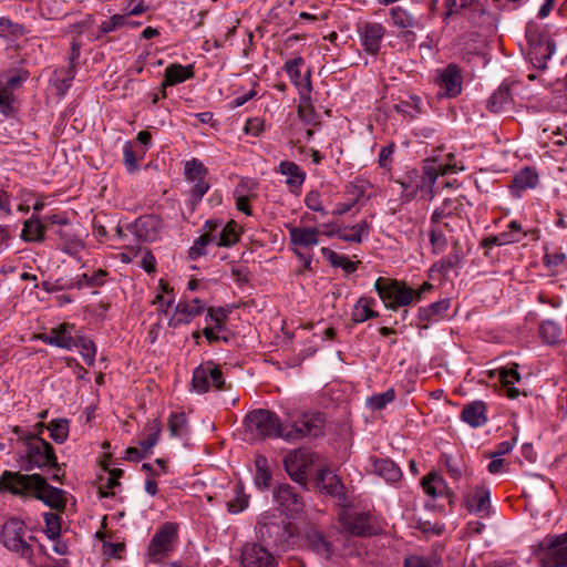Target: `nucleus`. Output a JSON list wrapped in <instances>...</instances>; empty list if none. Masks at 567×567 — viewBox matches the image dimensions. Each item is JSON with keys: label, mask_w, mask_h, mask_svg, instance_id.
<instances>
[{"label": "nucleus", "mask_w": 567, "mask_h": 567, "mask_svg": "<svg viewBox=\"0 0 567 567\" xmlns=\"http://www.w3.org/2000/svg\"><path fill=\"white\" fill-rule=\"evenodd\" d=\"M303 59L301 56H297L296 59L289 60L285 63L284 70L288 74L290 81L296 86H301V71L300 68L303 65Z\"/></svg>", "instance_id": "680f3d73"}, {"label": "nucleus", "mask_w": 567, "mask_h": 567, "mask_svg": "<svg viewBox=\"0 0 567 567\" xmlns=\"http://www.w3.org/2000/svg\"><path fill=\"white\" fill-rule=\"evenodd\" d=\"M73 348L80 349V353L87 365H93L96 354L95 343L78 332L73 336Z\"/></svg>", "instance_id": "c03bdc74"}, {"label": "nucleus", "mask_w": 567, "mask_h": 567, "mask_svg": "<svg viewBox=\"0 0 567 567\" xmlns=\"http://www.w3.org/2000/svg\"><path fill=\"white\" fill-rule=\"evenodd\" d=\"M107 272L103 269L94 271L92 275L82 274L69 286V288L83 289L84 287H102L105 284Z\"/></svg>", "instance_id": "79ce46f5"}, {"label": "nucleus", "mask_w": 567, "mask_h": 567, "mask_svg": "<svg viewBox=\"0 0 567 567\" xmlns=\"http://www.w3.org/2000/svg\"><path fill=\"white\" fill-rule=\"evenodd\" d=\"M192 385L199 393L228 389L220 367L212 360L202 363L194 370Z\"/></svg>", "instance_id": "9d476101"}, {"label": "nucleus", "mask_w": 567, "mask_h": 567, "mask_svg": "<svg viewBox=\"0 0 567 567\" xmlns=\"http://www.w3.org/2000/svg\"><path fill=\"white\" fill-rule=\"evenodd\" d=\"M277 172L286 176L285 183L289 192L298 195L307 176L300 166L292 161H281Z\"/></svg>", "instance_id": "a878e982"}, {"label": "nucleus", "mask_w": 567, "mask_h": 567, "mask_svg": "<svg viewBox=\"0 0 567 567\" xmlns=\"http://www.w3.org/2000/svg\"><path fill=\"white\" fill-rule=\"evenodd\" d=\"M162 229V219L156 215L140 216L134 223L126 226V230L133 234L137 241L153 243L157 239Z\"/></svg>", "instance_id": "6ab92c4d"}, {"label": "nucleus", "mask_w": 567, "mask_h": 567, "mask_svg": "<svg viewBox=\"0 0 567 567\" xmlns=\"http://www.w3.org/2000/svg\"><path fill=\"white\" fill-rule=\"evenodd\" d=\"M473 0H444V8L446 9L444 20L455 16L465 13L468 6Z\"/></svg>", "instance_id": "69168bd1"}, {"label": "nucleus", "mask_w": 567, "mask_h": 567, "mask_svg": "<svg viewBox=\"0 0 567 567\" xmlns=\"http://www.w3.org/2000/svg\"><path fill=\"white\" fill-rule=\"evenodd\" d=\"M526 39L529 48L555 43L545 30L533 22H529L526 27Z\"/></svg>", "instance_id": "de8ad7c7"}, {"label": "nucleus", "mask_w": 567, "mask_h": 567, "mask_svg": "<svg viewBox=\"0 0 567 567\" xmlns=\"http://www.w3.org/2000/svg\"><path fill=\"white\" fill-rule=\"evenodd\" d=\"M274 501L278 508L288 517L300 514L305 508V502L296 487L284 483L274 489Z\"/></svg>", "instance_id": "dca6fc26"}, {"label": "nucleus", "mask_w": 567, "mask_h": 567, "mask_svg": "<svg viewBox=\"0 0 567 567\" xmlns=\"http://www.w3.org/2000/svg\"><path fill=\"white\" fill-rule=\"evenodd\" d=\"M69 425L70 423L66 419H54L48 423L47 430L55 443L62 444L69 437Z\"/></svg>", "instance_id": "603ef678"}, {"label": "nucleus", "mask_w": 567, "mask_h": 567, "mask_svg": "<svg viewBox=\"0 0 567 567\" xmlns=\"http://www.w3.org/2000/svg\"><path fill=\"white\" fill-rule=\"evenodd\" d=\"M187 420L184 412H174L168 419V430L172 436L179 437L183 435Z\"/></svg>", "instance_id": "e2e57ef3"}, {"label": "nucleus", "mask_w": 567, "mask_h": 567, "mask_svg": "<svg viewBox=\"0 0 567 567\" xmlns=\"http://www.w3.org/2000/svg\"><path fill=\"white\" fill-rule=\"evenodd\" d=\"M343 532L357 536L368 537L378 534L379 526L370 512L344 511L339 517Z\"/></svg>", "instance_id": "9b49d317"}, {"label": "nucleus", "mask_w": 567, "mask_h": 567, "mask_svg": "<svg viewBox=\"0 0 567 567\" xmlns=\"http://www.w3.org/2000/svg\"><path fill=\"white\" fill-rule=\"evenodd\" d=\"M148 431L147 436L140 442L142 450L147 453L157 444L162 433V423L158 419H154L146 424Z\"/></svg>", "instance_id": "5fc2aeb1"}, {"label": "nucleus", "mask_w": 567, "mask_h": 567, "mask_svg": "<svg viewBox=\"0 0 567 567\" xmlns=\"http://www.w3.org/2000/svg\"><path fill=\"white\" fill-rule=\"evenodd\" d=\"M195 75L194 65H182L179 63H171L164 71L163 86L169 87L183 83Z\"/></svg>", "instance_id": "c756f323"}, {"label": "nucleus", "mask_w": 567, "mask_h": 567, "mask_svg": "<svg viewBox=\"0 0 567 567\" xmlns=\"http://www.w3.org/2000/svg\"><path fill=\"white\" fill-rule=\"evenodd\" d=\"M321 252L322 256L331 264V266L341 267L348 274H352L357 270V264L351 261L347 256H341L327 247H323Z\"/></svg>", "instance_id": "09e8293b"}, {"label": "nucleus", "mask_w": 567, "mask_h": 567, "mask_svg": "<svg viewBox=\"0 0 567 567\" xmlns=\"http://www.w3.org/2000/svg\"><path fill=\"white\" fill-rule=\"evenodd\" d=\"M390 17L393 25L404 29L405 32L403 37L406 41H413L415 38V33L411 31V28H414L417 24L416 19L402 7H394L390 10Z\"/></svg>", "instance_id": "473e14b6"}, {"label": "nucleus", "mask_w": 567, "mask_h": 567, "mask_svg": "<svg viewBox=\"0 0 567 567\" xmlns=\"http://www.w3.org/2000/svg\"><path fill=\"white\" fill-rule=\"evenodd\" d=\"M226 319H227V311L219 307V308H208L207 315L205 318L206 323L210 328H215V331L219 334L221 332H227L226 328Z\"/></svg>", "instance_id": "3c124183"}, {"label": "nucleus", "mask_w": 567, "mask_h": 567, "mask_svg": "<svg viewBox=\"0 0 567 567\" xmlns=\"http://www.w3.org/2000/svg\"><path fill=\"white\" fill-rule=\"evenodd\" d=\"M0 489L17 496H33L53 509L63 511L66 506L65 492L51 486L41 474L4 471L0 476Z\"/></svg>", "instance_id": "f257e3e1"}, {"label": "nucleus", "mask_w": 567, "mask_h": 567, "mask_svg": "<svg viewBox=\"0 0 567 567\" xmlns=\"http://www.w3.org/2000/svg\"><path fill=\"white\" fill-rule=\"evenodd\" d=\"M128 17L130 14H113L109 19L101 22V24L97 27V32L94 35V40L99 41L102 40L103 37L107 33L114 32L123 27H125L128 23Z\"/></svg>", "instance_id": "ea45409f"}, {"label": "nucleus", "mask_w": 567, "mask_h": 567, "mask_svg": "<svg viewBox=\"0 0 567 567\" xmlns=\"http://www.w3.org/2000/svg\"><path fill=\"white\" fill-rule=\"evenodd\" d=\"M317 487L337 498L340 503L347 501L346 487L339 476L329 470H320L316 477Z\"/></svg>", "instance_id": "4be33fe9"}, {"label": "nucleus", "mask_w": 567, "mask_h": 567, "mask_svg": "<svg viewBox=\"0 0 567 567\" xmlns=\"http://www.w3.org/2000/svg\"><path fill=\"white\" fill-rule=\"evenodd\" d=\"M370 225L362 220L351 227H343L341 240L354 244H361L369 236Z\"/></svg>", "instance_id": "37998d69"}, {"label": "nucleus", "mask_w": 567, "mask_h": 567, "mask_svg": "<svg viewBox=\"0 0 567 567\" xmlns=\"http://www.w3.org/2000/svg\"><path fill=\"white\" fill-rule=\"evenodd\" d=\"M412 178L414 179V184L417 193L422 192L433 197V187L436 183V179L440 175H449L457 172V167L451 164H439L436 158L426 159L425 165L423 166L422 172L416 169L411 171Z\"/></svg>", "instance_id": "1a4fd4ad"}, {"label": "nucleus", "mask_w": 567, "mask_h": 567, "mask_svg": "<svg viewBox=\"0 0 567 567\" xmlns=\"http://www.w3.org/2000/svg\"><path fill=\"white\" fill-rule=\"evenodd\" d=\"M460 260L458 254L450 255L436 261L432 269L439 271L442 276H447L458 265Z\"/></svg>", "instance_id": "774afa93"}, {"label": "nucleus", "mask_w": 567, "mask_h": 567, "mask_svg": "<svg viewBox=\"0 0 567 567\" xmlns=\"http://www.w3.org/2000/svg\"><path fill=\"white\" fill-rule=\"evenodd\" d=\"M246 432L256 440L284 439V424L278 415L266 409L249 412L244 420Z\"/></svg>", "instance_id": "39448f33"}, {"label": "nucleus", "mask_w": 567, "mask_h": 567, "mask_svg": "<svg viewBox=\"0 0 567 567\" xmlns=\"http://www.w3.org/2000/svg\"><path fill=\"white\" fill-rule=\"evenodd\" d=\"M544 549V567H567V532L559 535L547 536L540 543Z\"/></svg>", "instance_id": "2eb2a0df"}, {"label": "nucleus", "mask_w": 567, "mask_h": 567, "mask_svg": "<svg viewBox=\"0 0 567 567\" xmlns=\"http://www.w3.org/2000/svg\"><path fill=\"white\" fill-rule=\"evenodd\" d=\"M178 542V525L166 522L158 527L147 547V561L157 564L169 557Z\"/></svg>", "instance_id": "0eeeda50"}, {"label": "nucleus", "mask_w": 567, "mask_h": 567, "mask_svg": "<svg viewBox=\"0 0 567 567\" xmlns=\"http://www.w3.org/2000/svg\"><path fill=\"white\" fill-rule=\"evenodd\" d=\"M539 332L544 341L554 344L559 340V329L553 321H545L539 327Z\"/></svg>", "instance_id": "338daca9"}, {"label": "nucleus", "mask_w": 567, "mask_h": 567, "mask_svg": "<svg viewBox=\"0 0 567 567\" xmlns=\"http://www.w3.org/2000/svg\"><path fill=\"white\" fill-rule=\"evenodd\" d=\"M313 463L312 455L305 449L289 452L284 458V465L289 477L306 488L307 473Z\"/></svg>", "instance_id": "4468645a"}, {"label": "nucleus", "mask_w": 567, "mask_h": 567, "mask_svg": "<svg viewBox=\"0 0 567 567\" xmlns=\"http://www.w3.org/2000/svg\"><path fill=\"white\" fill-rule=\"evenodd\" d=\"M451 205L452 200L445 199L431 215L429 239L433 254H441L446 249L449 245L446 234H453L460 221Z\"/></svg>", "instance_id": "20e7f679"}, {"label": "nucleus", "mask_w": 567, "mask_h": 567, "mask_svg": "<svg viewBox=\"0 0 567 567\" xmlns=\"http://www.w3.org/2000/svg\"><path fill=\"white\" fill-rule=\"evenodd\" d=\"M28 33L25 25L12 21L8 17L0 18V38L18 39Z\"/></svg>", "instance_id": "a18cd8bd"}, {"label": "nucleus", "mask_w": 567, "mask_h": 567, "mask_svg": "<svg viewBox=\"0 0 567 567\" xmlns=\"http://www.w3.org/2000/svg\"><path fill=\"white\" fill-rule=\"evenodd\" d=\"M485 7L480 0H473L471 6L467 7L464 18L470 22L471 25H481L484 21Z\"/></svg>", "instance_id": "4d7b16f0"}, {"label": "nucleus", "mask_w": 567, "mask_h": 567, "mask_svg": "<svg viewBox=\"0 0 567 567\" xmlns=\"http://www.w3.org/2000/svg\"><path fill=\"white\" fill-rule=\"evenodd\" d=\"M434 83L439 86L440 97H456L462 92V69L455 63H450L444 69L436 70Z\"/></svg>", "instance_id": "ddd939ff"}, {"label": "nucleus", "mask_w": 567, "mask_h": 567, "mask_svg": "<svg viewBox=\"0 0 567 567\" xmlns=\"http://www.w3.org/2000/svg\"><path fill=\"white\" fill-rule=\"evenodd\" d=\"M258 535L261 543L269 548L286 551L298 543V527L287 518L264 515L258 522Z\"/></svg>", "instance_id": "7ed1b4c3"}, {"label": "nucleus", "mask_w": 567, "mask_h": 567, "mask_svg": "<svg viewBox=\"0 0 567 567\" xmlns=\"http://www.w3.org/2000/svg\"><path fill=\"white\" fill-rule=\"evenodd\" d=\"M374 288L386 309L396 311L401 307L410 306L414 299V289L404 281L379 277Z\"/></svg>", "instance_id": "423d86ee"}, {"label": "nucleus", "mask_w": 567, "mask_h": 567, "mask_svg": "<svg viewBox=\"0 0 567 567\" xmlns=\"http://www.w3.org/2000/svg\"><path fill=\"white\" fill-rule=\"evenodd\" d=\"M19 454L23 470H53L55 473L51 476L52 481L63 484L65 464L58 462L54 447L42 436L37 434L22 436Z\"/></svg>", "instance_id": "f03ea898"}, {"label": "nucleus", "mask_w": 567, "mask_h": 567, "mask_svg": "<svg viewBox=\"0 0 567 567\" xmlns=\"http://www.w3.org/2000/svg\"><path fill=\"white\" fill-rule=\"evenodd\" d=\"M74 329V324L64 322L56 328L50 330V332H44L38 334V339L43 343L49 346H54L61 349L71 350L74 344L72 330Z\"/></svg>", "instance_id": "5701e85b"}, {"label": "nucleus", "mask_w": 567, "mask_h": 567, "mask_svg": "<svg viewBox=\"0 0 567 567\" xmlns=\"http://www.w3.org/2000/svg\"><path fill=\"white\" fill-rule=\"evenodd\" d=\"M310 76H311L310 71H308L306 79H305V84L302 85V89L306 90L307 92L300 93V103L297 107V113H298L299 118L305 124L316 126V125L320 124V121H319V115L315 111V107L312 105L311 97H310V91L312 89Z\"/></svg>", "instance_id": "393cba45"}, {"label": "nucleus", "mask_w": 567, "mask_h": 567, "mask_svg": "<svg viewBox=\"0 0 567 567\" xmlns=\"http://www.w3.org/2000/svg\"><path fill=\"white\" fill-rule=\"evenodd\" d=\"M216 244L219 247H231L236 243L239 241L240 235L238 233V225L236 221L230 220L228 221L223 229L220 230L219 235L216 236Z\"/></svg>", "instance_id": "49530a36"}, {"label": "nucleus", "mask_w": 567, "mask_h": 567, "mask_svg": "<svg viewBox=\"0 0 567 567\" xmlns=\"http://www.w3.org/2000/svg\"><path fill=\"white\" fill-rule=\"evenodd\" d=\"M395 399V391L393 388L388 389L385 392L373 394L368 398L367 404L373 411L383 410L389 403Z\"/></svg>", "instance_id": "6e6d98bb"}, {"label": "nucleus", "mask_w": 567, "mask_h": 567, "mask_svg": "<svg viewBox=\"0 0 567 567\" xmlns=\"http://www.w3.org/2000/svg\"><path fill=\"white\" fill-rule=\"evenodd\" d=\"M45 230L47 226L41 221L39 215L32 214V216L23 223L21 239L28 243L43 241Z\"/></svg>", "instance_id": "c9c22d12"}, {"label": "nucleus", "mask_w": 567, "mask_h": 567, "mask_svg": "<svg viewBox=\"0 0 567 567\" xmlns=\"http://www.w3.org/2000/svg\"><path fill=\"white\" fill-rule=\"evenodd\" d=\"M491 492L485 485H476L471 487L463 497L464 507L480 518L489 516L491 513Z\"/></svg>", "instance_id": "a211bd4d"}, {"label": "nucleus", "mask_w": 567, "mask_h": 567, "mask_svg": "<svg viewBox=\"0 0 567 567\" xmlns=\"http://www.w3.org/2000/svg\"><path fill=\"white\" fill-rule=\"evenodd\" d=\"M357 31L363 50L370 55H378L386 32L385 28L379 22L364 21L358 24Z\"/></svg>", "instance_id": "f3484780"}, {"label": "nucleus", "mask_w": 567, "mask_h": 567, "mask_svg": "<svg viewBox=\"0 0 567 567\" xmlns=\"http://www.w3.org/2000/svg\"><path fill=\"white\" fill-rule=\"evenodd\" d=\"M256 474L255 484L259 488H267L271 482V473L268 468L267 458L264 455H257L255 458Z\"/></svg>", "instance_id": "864d4df0"}, {"label": "nucleus", "mask_w": 567, "mask_h": 567, "mask_svg": "<svg viewBox=\"0 0 567 567\" xmlns=\"http://www.w3.org/2000/svg\"><path fill=\"white\" fill-rule=\"evenodd\" d=\"M206 175L207 168L199 159L192 158L185 163V177L187 181L195 182L199 178H205Z\"/></svg>", "instance_id": "052dcab7"}, {"label": "nucleus", "mask_w": 567, "mask_h": 567, "mask_svg": "<svg viewBox=\"0 0 567 567\" xmlns=\"http://www.w3.org/2000/svg\"><path fill=\"white\" fill-rule=\"evenodd\" d=\"M369 462L371 471L384 478L389 483L399 482L402 478L401 468L390 458H379L377 456H370Z\"/></svg>", "instance_id": "c85d7f7f"}, {"label": "nucleus", "mask_w": 567, "mask_h": 567, "mask_svg": "<svg viewBox=\"0 0 567 567\" xmlns=\"http://www.w3.org/2000/svg\"><path fill=\"white\" fill-rule=\"evenodd\" d=\"M375 300L370 297H361L358 299L351 312V320L354 323H362L369 319L377 318L379 313L372 309Z\"/></svg>", "instance_id": "e433bc0d"}, {"label": "nucleus", "mask_w": 567, "mask_h": 567, "mask_svg": "<svg viewBox=\"0 0 567 567\" xmlns=\"http://www.w3.org/2000/svg\"><path fill=\"white\" fill-rule=\"evenodd\" d=\"M306 546L324 559H330L333 554V545L326 539L319 530L311 529L305 535Z\"/></svg>", "instance_id": "2f4dec72"}, {"label": "nucleus", "mask_w": 567, "mask_h": 567, "mask_svg": "<svg viewBox=\"0 0 567 567\" xmlns=\"http://www.w3.org/2000/svg\"><path fill=\"white\" fill-rule=\"evenodd\" d=\"M43 518L45 523L44 533L48 536V538L51 540L58 539L61 534L62 518L54 513H44Z\"/></svg>", "instance_id": "bf43d9fd"}, {"label": "nucleus", "mask_w": 567, "mask_h": 567, "mask_svg": "<svg viewBox=\"0 0 567 567\" xmlns=\"http://www.w3.org/2000/svg\"><path fill=\"white\" fill-rule=\"evenodd\" d=\"M216 235L202 234L188 250V257L192 260L197 259L206 254V247L216 240Z\"/></svg>", "instance_id": "13d9d810"}, {"label": "nucleus", "mask_w": 567, "mask_h": 567, "mask_svg": "<svg viewBox=\"0 0 567 567\" xmlns=\"http://www.w3.org/2000/svg\"><path fill=\"white\" fill-rule=\"evenodd\" d=\"M146 150H135L131 141L125 142L123 146V163L128 173H135L140 169L138 161L143 159Z\"/></svg>", "instance_id": "58836bf2"}, {"label": "nucleus", "mask_w": 567, "mask_h": 567, "mask_svg": "<svg viewBox=\"0 0 567 567\" xmlns=\"http://www.w3.org/2000/svg\"><path fill=\"white\" fill-rule=\"evenodd\" d=\"M241 563L245 567H277L275 556L265 545L248 543L241 551Z\"/></svg>", "instance_id": "aec40b11"}, {"label": "nucleus", "mask_w": 567, "mask_h": 567, "mask_svg": "<svg viewBox=\"0 0 567 567\" xmlns=\"http://www.w3.org/2000/svg\"><path fill=\"white\" fill-rule=\"evenodd\" d=\"M206 305L198 298L189 301H179L175 309V317L169 320V327L177 328L181 324H187L190 320L202 315Z\"/></svg>", "instance_id": "b1692460"}, {"label": "nucleus", "mask_w": 567, "mask_h": 567, "mask_svg": "<svg viewBox=\"0 0 567 567\" xmlns=\"http://www.w3.org/2000/svg\"><path fill=\"white\" fill-rule=\"evenodd\" d=\"M30 76V72L25 69L18 70L16 74L8 76L4 83L1 82V86L3 90L12 92L20 87L23 82H25Z\"/></svg>", "instance_id": "0e129e2a"}, {"label": "nucleus", "mask_w": 567, "mask_h": 567, "mask_svg": "<svg viewBox=\"0 0 567 567\" xmlns=\"http://www.w3.org/2000/svg\"><path fill=\"white\" fill-rule=\"evenodd\" d=\"M555 50V43L529 48V58L533 64L538 69H545L547 61Z\"/></svg>", "instance_id": "8fccbe9b"}, {"label": "nucleus", "mask_w": 567, "mask_h": 567, "mask_svg": "<svg viewBox=\"0 0 567 567\" xmlns=\"http://www.w3.org/2000/svg\"><path fill=\"white\" fill-rule=\"evenodd\" d=\"M393 110L408 120H414L424 113V104L419 95L409 94L405 99L400 97Z\"/></svg>", "instance_id": "7c9ffc66"}, {"label": "nucleus", "mask_w": 567, "mask_h": 567, "mask_svg": "<svg viewBox=\"0 0 567 567\" xmlns=\"http://www.w3.org/2000/svg\"><path fill=\"white\" fill-rule=\"evenodd\" d=\"M451 305L452 300L444 298L425 307H420L417 310L419 322L416 326L420 329H429L432 323L446 319Z\"/></svg>", "instance_id": "412c9836"}, {"label": "nucleus", "mask_w": 567, "mask_h": 567, "mask_svg": "<svg viewBox=\"0 0 567 567\" xmlns=\"http://www.w3.org/2000/svg\"><path fill=\"white\" fill-rule=\"evenodd\" d=\"M324 415L320 412L303 413L291 423L284 425V440L296 442L323 434Z\"/></svg>", "instance_id": "6e6552de"}, {"label": "nucleus", "mask_w": 567, "mask_h": 567, "mask_svg": "<svg viewBox=\"0 0 567 567\" xmlns=\"http://www.w3.org/2000/svg\"><path fill=\"white\" fill-rule=\"evenodd\" d=\"M538 184V175L535 169L525 167L520 169L512 181V188L517 192L534 188Z\"/></svg>", "instance_id": "a19ab883"}, {"label": "nucleus", "mask_w": 567, "mask_h": 567, "mask_svg": "<svg viewBox=\"0 0 567 567\" xmlns=\"http://www.w3.org/2000/svg\"><path fill=\"white\" fill-rule=\"evenodd\" d=\"M513 86L514 83L503 82L488 99L487 109L491 112L498 113L509 106L513 103Z\"/></svg>", "instance_id": "72a5a7b5"}, {"label": "nucleus", "mask_w": 567, "mask_h": 567, "mask_svg": "<svg viewBox=\"0 0 567 567\" xmlns=\"http://www.w3.org/2000/svg\"><path fill=\"white\" fill-rule=\"evenodd\" d=\"M290 244L296 247L310 248L319 244L320 231L317 227L288 226Z\"/></svg>", "instance_id": "cd10ccee"}, {"label": "nucleus", "mask_w": 567, "mask_h": 567, "mask_svg": "<svg viewBox=\"0 0 567 567\" xmlns=\"http://www.w3.org/2000/svg\"><path fill=\"white\" fill-rule=\"evenodd\" d=\"M25 526L21 519L11 518L7 520L1 530L3 545L12 551L19 553L22 557L32 555L31 546L24 539Z\"/></svg>", "instance_id": "f8f14e48"}, {"label": "nucleus", "mask_w": 567, "mask_h": 567, "mask_svg": "<svg viewBox=\"0 0 567 567\" xmlns=\"http://www.w3.org/2000/svg\"><path fill=\"white\" fill-rule=\"evenodd\" d=\"M460 419L472 427H481L487 423V405L483 401H473L465 404Z\"/></svg>", "instance_id": "bb28decb"}, {"label": "nucleus", "mask_w": 567, "mask_h": 567, "mask_svg": "<svg viewBox=\"0 0 567 567\" xmlns=\"http://www.w3.org/2000/svg\"><path fill=\"white\" fill-rule=\"evenodd\" d=\"M75 76L74 65L61 68L54 71L52 83L60 96H63L70 89Z\"/></svg>", "instance_id": "4c0bfd02"}, {"label": "nucleus", "mask_w": 567, "mask_h": 567, "mask_svg": "<svg viewBox=\"0 0 567 567\" xmlns=\"http://www.w3.org/2000/svg\"><path fill=\"white\" fill-rule=\"evenodd\" d=\"M424 493L432 498L442 497L445 495L450 497V491L445 480L434 472L426 474L421 481Z\"/></svg>", "instance_id": "f704fd0d"}]
</instances>
